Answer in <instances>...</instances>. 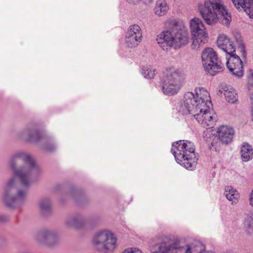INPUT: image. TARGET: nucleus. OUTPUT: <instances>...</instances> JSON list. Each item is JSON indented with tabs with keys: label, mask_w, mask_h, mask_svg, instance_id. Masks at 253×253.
<instances>
[{
	"label": "nucleus",
	"mask_w": 253,
	"mask_h": 253,
	"mask_svg": "<svg viewBox=\"0 0 253 253\" xmlns=\"http://www.w3.org/2000/svg\"><path fill=\"white\" fill-rule=\"evenodd\" d=\"M224 195L232 205H236L240 197L238 191L232 186L229 185L225 187Z\"/></svg>",
	"instance_id": "nucleus-18"
},
{
	"label": "nucleus",
	"mask_w": 253,
	"mask_h": 253,
	"mask_svg": "<svg viewBox=\"0 0 253 253\" xmlns=\"http://www.w3.org/2000/svg\"><path fill=\"white\" fill-rule=\"evenodd\" d=\"M171 152L177 163L186 169L192 170L196 166L198 158L194 144L189 141L181 140L172 144Z\"/></svg>",
	"instance_id": "nucleus-5"
},
{
	"label": "nucleus",
	"mask_w": 253,
	"mask_h": 253,
	"mask_svg": "<svg viewBox=\"0 0 253 253\" xmlns=\"http://www.w3.org/2000/svg\"><path fill=\"white\" fill-rule=\"evenodd\" d=\"M185 74L183 70L170 67L165 69L161 78V87L162 92L168 95L177 94L181 89Z\"/></svg>",
	"instance_id": "nucleus-7"
},
{
	"label": "nucleus",
	"mask_w": 253,
	"mask_h": 253,
	"mask_svg": "<svg viewBox=\"0 0 253 253\" xmlns=\"http://www.w3.org/2000/svg\"><path fill=\"white\" fill-rule=\"evenodd\" d=\"M127 1L129 3H133L134 4L138 3L141 1H142L144 3H147V0H127Z\"/></svg>",
	"instance_id": "nucleus-31"
},
{
	"label": "nucleus",
	"mask_w": 253,
	"mask_h": 253,
	"mask_svg": "<svg viewBox=\"0 0 253 253\" xmlns=\"http://www.w3.org/2000/svg\"><path fill=\"white\" fill-rule=\"evenodd\" d=\"M240 154L243 162H247L253 158V148L247 142L242 144L241 147Z\"/></svg>",
	"instance_id": "nucleus-19"
},
{
	"label": "nucleus",
	"mask_w": 253,
	"mask_h": 253,
	"mask_svg": "<svg viewBox=\"0 0 253 253\" xmlns=\"http://www.w3.org/2000/svg\"><path fill=\"white\" fill-rule=\"evenodd\" d=\"M243 228L248 234L253 233V219L250 217H247L243 223Z\"/></svg>",
	"instance_id": "nucleus-26"
},
{
	"label": "nucleus",
	"mask_w": 253,
	"mask_h": 253,
	"mask_svg": "<svg viewBox=\"0 0 253 253\" xmlns=\"http://www.w3.org/2000/svg\"><path fill=\"white\" fill-rule=\"evenodd\" d=\"M189 28L192 40L191 47L199 49L208 42L209 34L207 28L200 18L194 17L189 21Z\"/></svg>",
	"instance_id": "nucleus-9"
},
{
	"label": "nucleus",
	"mask_w": 253,
	"mask_h": 253,
	"mask_svg": "<svg viewBox=\"0 0 253 253\" xmlns=\"http://www.w3.org/2000/svg\"><path fill=\"white\" fill-rule=\"evenodd\" d=\"M152 0H147V2H151Z\"/></svg>",
	"instance_id": "nucleus-32"
},
{
	"label": "nucleus",
	"mask_w": 253,
	"mask_h": 253,
	"mask_svg": "<svg viewBox=\"0 0 253 253\" xmlns=\"http://www.w3.org/2000/svg\"><path fill=\"white\" fill-rule=\"evenodd\" d=\"M244 10L249 16L250 18L253 19V0L252 2H250L249 5L246 6Z\"/></svg>",
	"instance_id": "nucleus-28"
},
{
	"label": "nucleus",
	"mask_w": 253,
	"mask_h": 253,
	"mask_svg": "<svg viewBox=\"0 0 253 253\" xmlns=\"http://www.w3.org/2000/svg\"><path fill=\"white\" fill-rule=\"evenodd\" d=\"M40 210L43 212L49 211L51 207V202L48 198H45L40 200L39 204Z\"/></svg>",
	"instance_id": "nucleus-25"
},
{
	"label": "nucleus",
	"mask_w": 253,
	"mask_h": 253,
	"mask_svg": "<svg viewBox=\"0 0 253 253\" xmlns=\"http://www.w3.org/2000/svg\"><path fill=\"white\" fill-rule=\"evenodd\" d=\"M202 63L206 73L214 76L222 72L223 64L218 57L216 52L211 47H206L201 53Z\"/></svg>",
	"instance_id": "nucleus-10"
},
{
	"label": "nucleus",
	"mask_w": 253,
	"mask_h": 253,
	"mask_svg": "<svg viewBox=\"0 0 253 253\" xmlns=\"http://www.w3.org/2000/svg\"><path fill=\"white\" fill-rule=\"evenodd\" d=\"M249 197V205L252 208H253V189L252 190L251 193H250Z\"/></svg>",
	"instance_id": "nucleus-30"
},
{
	"label": "nucleus",
	"mask_w": 253,
	"mask_h": 253,
	"mask_svg": "<svg viewBox=\"0 0 253 253\" xmlns=\"http://www.w3.org/2000/svg\"><path fill=\"white\" fill-rule=\"evenodd\" d=\"M17 137L29 142H37L42 139L41 132L34 126H28L18 133Z\"/></svg>",
	"instance_id": "nucleus-14"
},
{
	"label": "nucleus",
	"mask_w": 253,
	"mask_h": 253,
	"mask_svg": "<svg viewBox=\"0 0 253 253\" xmlns=\"http://www.w3.org/2000/svg\"><path fill=\"white\" fill-rule=\"evenodd\" d=\"M56 148V146L52 142L47 141L42 146V149L46 152H52Z\"/></svg>",
	"instance_id": "nucleus-27"
},
{
	"label": "nucleus",
	"mask_w": 253,
	"mask_h": 253,
	"mask_svg": "<svg viewBox=\"0 0 253 253\" xmlns=\"http://www.w3.org/2000/svg\"><path fill=\"white\" fill-rule=\"evenodd\" d=\"M160 250L152 253H206L205 245L199 241L183 244L178 241H172L169 236L161 237Z\"/></svg>",
	"instance_id": "nucleus-6"
},
{
	"label": "nucleus",
	"mask_w": 253,
	"mask_h": 253,
	"mask_svg": "<svg viewBox=\"0 0 253 253\" xmlns=\"http://www.w3.org/2000/svg\"><path fill=\"white\" fill-rule=\"evenodd\" d=\"M91 244L97 251L103 253H113L118 248V239L112 231L101 230L93 236Z\"/></svg>",
	"instance_id": "nucleus-8"
},
{
	"label": "nucleus",
	"mask_w": 253,
	"mask_h": 253,
	"mask_svg": "<svg viewBox=\"0 0 253 253\" xmlns=\"http://www.w3.org/2000/svg\"><path fill=\"white\" fill-rule=\"evenodd\" d=\"M234 39L237 43L238 49L242 53V56L245 57L246 56V51L245 49V44L243 38L240 34L236 33L234 34Z\"/></svg>",
	"instance_id": "nucleus-23"
},
{
	"label": "nucleus",
	"mask_w": 253,
	"mask_h": 253,
	"mask_svg": "<svg viewBox=\"0 0 253 253\" xmlns=\"http://www.w3.org/2000/svg\"><path fill=\"white\" fill-rule=\"evenodd\" d=\"M142 40V31L137 24L130 25L125 35V43L129 47H136Z\"/></svg>",
	"instance_id": "nucleus-11"
},
{
	"label": "nucleus",
	"mask_w": 253,
	"mask_h": 253,
	"mask_svg": "<svg viewBox=\"0 0 253 253\" xmlns=\"http://www.w3.org/2000/svg\"><path fill=\"white\" fill-rule=\"evenodd\" d=\"M122 253H143L141 250L137 248H129L125 250Z\"/></svg>",
	"instance_id": "nucleus-29"
},
{
	"label": "nucleus",
	"mask_w": 253,
	"mask_h": 253,
	"mask_svg": "<svg viewBox=\"0 0 253 253\" xmlns=\"http://www.w3.org/2000/svg\"><path fill=\"white\" fill-rule=\"evenodd\" d=\"M220 91L223 93L225 98L228 102L233 103L237 101V94L232 88L225 86L221 88Z\"/></svg>",
	"instance_id": "nucleus-20"
},
{
	"label": "nucleus",
	"mask_w": 253,
	"mask_h": 253,
	"mask_svg": "<svg viewBox=\"0 0 253 253\" xmlns=\"http://www.w3.org/2000/svg\"><path fill=\"white\" fill-rule=\"evenodd\" d=\"M169 10V6L166 0H157L156 1L153 12L159 17L165 16Z\"/></svg>",
	"instance_id": "nucleus-17"
},
{
	"label": "nucleus",
	"mask_w": 253,
	"mask_h": 253,
	"mask_svg": "<svg viewBox=\"0 0 253 253\" xmlns=\"http://www.w3.org/2000/svg\"><path fill=\"white\" fill-rule=\"evenodd\" d=\"M156 70L151 65L144 66L142 68V74L147 79H153L156 74Z\"/></svg>",
	"instance_id": "nucleus-24"
},
{
	"label": "nucleus",
	"mask_w": 253,
	"mask_h": 253,
	"mask_svg": "<svg viewBox=\"0 0 253 253\" xmlns=\"http://www.w3.org/2000/svg\"><path fill=\"white\" fill-rule=\"evenodd\" d=\"M227 67L230 72L235 77L241 78L244 75L243 62L236 53L226 56Z\"/></svg>",
	"instance_id": "nucleus-12"
},
{
	"label": "nucleus",
	"mask_w": 253,
	"mask_h": 253,
	"mask_svg": "<svg viewBox=\"0 0 253 253\" xmlns=\"http://www.w3.org/2000/svg\"><path fill=\"white\" fill-rule=\"evenodd\" d=\"M164 25L168 29L161 32L156 38L158 44L163 50L172 47L178 48L188 44L189 34L182 22L170 18L165 21Z\"/></svg>",
	"instance_id": "nucleus-3"
},
{
	"label": "nucleus",
	"mask_w": 253,
	"mask_h": 253,
	"mask_svg": "<svg viewBox=\"0 0 253 253\" xmlns=\"http://www.w3.org/2000/svg\"><path fill=\"white\" fill-rule=\"evenodd\" d=\"M211 107L210 93L202 87L196 88L194 93L186 92L181 106L184 113L192 115L204 127L209 128L214 126L217 120V116Z\"/></svg>",
	"instance_id": "nucleus-2"
},
{
	"label": "nucleus",
	"mask_w": 253,
	"mask_h": 253,
	"mask_svg": "<svg viewBox=\"0 0 253 253\" xmlns=\"http://www.w3.org/2000/svg\"><path fill=\"white\" fill-rule=\"evenodd\" d=\"M216 44L217 47L226 54V56L236 52L233 41L224 34H220L217 36Z\"/></svg>",
	"instance_id": "nucleus-13"
},
{
	"label": "nucleus",
	"mask_w": 253,
	"mask_h": 253,
	"mask_svg": "<svg viewBox=\"0 0 253 253\" xmlns=\"http://www.w3.org/2000/svg\"><path fill=\"white\" fill-rule=\"evenodd\" d=\"M198 10L208 25H214L220 21L228 27L231 21V14L222 0H204L203 3L198 6Z\"/></svg>",
	"instance_id": "nucleus-4"
},
{
	"label": "nucleus",
	"mask_w": 253,
	"mask_h": 253,
	"mask_svg": "<svg viewBox=\"0 0 253 253\" xmlns=\"http://www.w3.org/2000/svg\"><path fill=\"white\" fill-rule=\"evenodd\" d=\"M13 177L5 184L3 198L7 206L13 208L25 201L29 186L42 172L41 167L29 153L19 151L9 159Z\"/></svg>",
	"instance_id": "nucleus-1"
},
{
	"label": "nucleus",
	"mask_w": 253,
	"mask_h": 253,
	"mask_svg": "<svg viewBox=\"0 0 253 253\" xmlns=\"http://www.w3.org/2000/svg\"><path fill=\"white\" fill-rule=\"evenodd\" d=\"M57 238L58 235L55 231L48 230H42L35 236V239L38 243L48 246L53 245Z\"/></svg>",
	"instance_id": "nucleus-15"
},
{
	"label": "nucleus",
	"mask_w": 253,
	"mask_h": 253,
	"mask_svg": "<svg viewBox=\"0 0 253 253\" xmlns=\"http://www.w3.org/2000/svg\"><path fill=\"white\" fill-rule=\"evenodd\" d=\"M248 88L250 91L252 119L253 122V70L250 69L248 71Z\"/></svg>",
	"instance_id": "nucleus-21"
},
{
	"label": "nucleus",
	"mask_w": 253,
	"mask_h": 253,
	"mask_svg": "<svg viewBox=\"0 0 253 253\" xmlns=\"http://www.w3.org/2000/svg\"><path fill=\"white\" fill-rule=\"evenodd\" d=\"M66 226L71 229H78L79 225V215L76 213L69 216L65 221Z\"/></svg>",
	"instance_id": "nucleus-22"
},
{
	"label": "nucleus",
	"mask_w": 253,
	"mask_h": 253,
	"mask_svg": "<svg viewBox=\"0 0 253 253\" xmlns=\"http://www.w3.org/2000/svg\"><path fill=\"white\" fill-rule=\"evenodd\" d=\"M216 133L217 137L222 143L228 144L232 141L235 131L231 127L221 126L218 128Z\"/></svg>",
	"instance_id": "nucleus-16"
}]
</instances>
